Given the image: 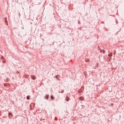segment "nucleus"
Wrapping results in <instances>:
<instances>
[{"label":"nucleus","mask_w":124,"mask_h":124,"mask_svg":"<svg viewBox=\"0 0 124 124\" xmlns=\"http://www.w3.org/2000/svg\"><path fill=\"white\" fill-rule=\"evenodd\" d=\"M51 99H54V98L53 97L52 95L51 96Z\"/></svg>","instance_id":"6"},{"label":"nucleus","mask_w":124,"mask_h":124,"mask_svg":"<svg viewBox=\"0 0 124 124\" xmlns=\"http://www.w3.org/2000/svg\"><path fill=\"white\" fill-rule=\"evenodd\" d=\"M112 53H110V54H108V57H112Z\"/></svg>","instance_id":"4"},{"label":"nucleus","mask_w":124,"mask_h":124,"mask_svg":"<svg viewBox=\"0 0 124 124\" xmlns=\"http://www.w3.org/2000/svg\"><path fill=\"white\" fill-rule=\"evenodd\" d=\"M31 79H32V80H35V76H34L33 75L31 76Z\"/></svg>","instance_id":"1"},{"label":"nucleus","mask_w":124,"mask_h":124,"mask_svg":"<svg viewBox=\"0 0 124 124\" xmlns=\"http://www.w3.org/2000/svg\"><path fill=\"white\" fill-rule=\"evenodd\" d=\"M45 98H46V99L48 100L49 98V95H46V96H45Z\"/></svg>","instance_id":"2"},{"label":"nucleus","mask_w":124,"mask_h":124,"mask_svg":"<svg viewBox=\"0 0 124 124\" xmlns=\"http://www.w3.org/2000/svg\"><path fill=\"white\" fill-rule=\"evenodd\" d=\"M79 99L80 100H82V98H79Z\"/></svg>","instance_id":"8"},{"label":"nucleus","mask_w":124,"mask_h":124,"mask_svg":"<svg viewBox=\"0 0 124 124\" xmlns=\"http://www.w3.org/2000/svg\"><path fill=\"white\" fill-rule=\"evenodd\" d=\"M103 54H104V53H105V51L103 50Z\"/></svg>","instance_id":"7"},{"label":"nucleus","mask_w":124,"mask_h":124,"mask_svg":"<svg viewBox=\"0 0 124 124\" xmlns=\"http://www.w3.org/2000/svg\"><path fill=\"white\" fill-rule=\"evenodd\" d=\"M65 99H66V101H69V98H68V97H66Z\"/></svg>","instance_id":"3"},{"label":"nucleus","mask_w":124,"mask_h":124,"mask_svg":"<svg viewBox=\"0 0 124 124\" xmlns=\"http://www.w3.org/2000/svg\"><path fill=\"white\" fill-rule=\"evenodd\" d=\"M27 99L29 100L30 99V96H27Z\"/></svg>","instance_id":"5"}]
</instances>
